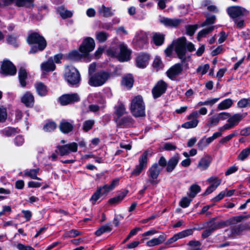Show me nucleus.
<instances>
[{
  "mask_svg": "<svg viewBox=\"0 0 250 250\" xmlns=\"http://www.w3.org/2000/svg\"><path fill=\"white\" fill-rule=\"evenodd\" d=\"M74 128L73 122H68L65 120L62 121L59 125L60 130L63 133H68Z\"/></svg>",
  "mask_w": 250,
  "mask_h": 250,
  "instance_id": "nucleus-28",
  "label": "nucleus"
},
{
  "mask_svg": "<svg viewBox=\"0 0 250 250\" xmlns=\"http://www.w3.org/2000/svg\"><path fill=\"white\" fill-rule=\"evenodd\" d=\"M197 25H189L186 26L187 34L190 36H192L197 29Z\"/></svg>",
  "mask_w": 250,
  "mask_h": 250,
  "instance_id": "nucleus-54",
  "label": "nucleus"
},
{
  "mask_svg": "<svg viewBox=\"0 0 250 250\" xmlns=\"http://www.w3.org/2000/svg\"><path fill=\"white\" fill-rule=\"evenodd\" d=\"M97 190H100V193L102 196L106 195L109 191H111L109 188L108 185H105L103 187H101Z\"/></svg>",
  "mask_w": 250,
  "mask_h": 250,
  "instance_id": "nucleus-58",
  "label": "nucleus"
},
{
  "mask_svg": "<svg viewBox=\"0 0 250 250\" xmlns=\"http://www.w3.org/2000/svg\"><path fill=\"white\" fill-rule=\"evenodd\" d=\"M17 248L19 250H35L31 246H26L21 243L18 244L17 245Z\"/></svg>",
  "mask_w": 250,
  "mask_h": 250,
  "instance_id": "nucleus-64",
  "label": "nucleus"
},
{
  "mask_svg": "<svg viewBox=\"0 0 250 250\" xmlns=\"http://www.w3.org/2000/svg\"><path fill=\"white\" fill-rule=\"evenodd\" d=\"M128 192V190L121 192L117 196L110 199L108 201L109 203L111 205H115L120 203L124 197L126 196Z\"/></svg>",
  "mask_w": 250,
  "mask_h": 250,
  "instance_id": "nucleus-32",
  "label": "nucleus"
},
{
  "mask_svg": "<svg viewBox=\"0 0 250 250\" xmlns=\"http://www.w3.org/2000/svg\"><path fill=\"white\" fill-rule=\"evenodd\" d=\"M64 77L71 84H76L80 81V74L77 69L72 66H67L65 69Z\"/></svg>",
  "mask_w": 250,
  "mask_h": 250,
  "instance_id": "nucleus-7",
  "label": "nucleus"
},
{
  "mask_svg": "<svg viewBox=\"0 0 250 250\" xmlns=\"http://www.w3.org/2000/svg\"><path fill=\"white\" fill-rule=\"evenodd\" d=\"M34 0H4V4L9 5L14 1L18 7H31L33 6Z\"/></svg>",
  "mask_w": 250,
  "mask_h": 250,
  "instance_id": "nucleus-18",
  "label": "nucleus"
},
{
  "mask_svg": "<svg viewBox=\"0 0 250 250\" xmlns=\"http://www.w3.org/2000/svg\"><path fill=\"white\" fill-rule=\"evenodd\" d=\"M193 230V229H188L175 234L172 237L168 240L169 243H171L174 242L179 239L183 238L192 235Z\"/></svg>",
  "mask_w": 250,
  "mask_h": 250,
  "instance_id": "nucleus-23",
  "label": "nucleus"
},
{
  "mask_svg": "<svg viewBox=\"0 0 250 250\" xmlns=\"http://www.w3.org/2000/svg\"><path fill=\"white\" fill-rule=\"evenodd\" d=\"M1 72L5 75L13 76L16 74L17 69L11 62L4 60L1 65Z\"/></svg>",
  "mask_w": 250,
  "mask_h": 250,
  "instance_id": "nucleus-13",
  "label": "nucleus"
},
{
  "mask_svg": "<svg viewBox=\"0 0 250 250\" xmlns=\"http://www.w3.org/2000/svg\"><path fill=\"white\" fill-rule=\"evenodd\" d=\"M110 77L109 73L100 71L88 78V83L91 86L99 87L104 85Z\"/></svg>",
  "mask_w": 250,
  "mask_h": 250,
  "instance_id": "nucleus-4",
  "label": "nucleus"
},
{
  "mask_svg": "<svg viewBox=\"0 0 250 250\" xmlns=\"http://www.w3.org/2000/svg\"><path fill=\"white\" fill-rule=\"evenodd\" d=\"M95 124L94 120H87L83 122L82 129L84 132H87L91 129Z\"/></svg>",
  "mask_w": 250,
  "mask_h": 250,
  "instance_id": "nucleus-44",
  "label": "nucleus"
},
{
  "mask_svg": "<svg viewBox=\"0 0 250 250\" xmlns=\"http://www.w3.org/2000/svg\"><path fill=\"white\" fill-rule=\"evenodd\" d=\"M207 181L211 184V185L206 189L205 193L206 195L209 194L214 191L220 185L222 180L217 176H212L209 178Z\"/></svg>",
  "mask_w": 250,
  "mask_h": 250,
  "instance_id": "nucleus-15",
  "label": "nucleus"
},
{
  "mask_svg": "<svg viewBox=\"0 0 250 250\" xmlns=\"http://www.w3.org/2000/svg\"><path fill=\"white\" fill-rule=\"evenodd\" d=\"M167 88V84L164 81H158L152 90L153 97L155 99L159 97L165 93Z\"/></svg>",
  "mask_w": 250,
  "mask_h": 250,
  "instance_id": "nucleus-14",
  "label": "nucleus"
},
{
  "mask_svg": "<svg viewBox=\"0 0 250 250\" xmlns=\"http://www.w3.org/2000/svg\"><path fill=\"white\" fill-rule=\"evenodd\" d=\"M134 80L131 74H128L123 78L122 83L127 88H130L132 87Z\"/></svg>",
  "mask_w": 250,
  "mask_h": 250,
  "instance_id": "nucleus-34",
  "label": "nucleus"
},
{
  "mask_svg": "<svg viewBox=\"0 0 250 250\" xmlns=\"http://www.w3.org/2000/svg\"><path fill=\"white\" fill-rule=\"evenodd\" d=\"M55 67L52 59H48L46 62L42 63L41 65L42 70L45 72L53 71L55 70Z\"/></svg>",
  "mask_w": 250,
  "mask_h": 250,
  "instance_id": "nucleus-29",
  "label": "nucleus"
},
{
  "mask_svg": "<svg viewBox=\"0 0 250 250\" xmlns=\"http://www.w3.org/2000/svg\"><path fill=\"white\" fill-rule=\"evenodd\" d=\"M108 37L109 34L104 31L98 32L95 36L96 40L100 42H106Z\"/></svg>",
  "mask_w": 250,
  "mask_h": 250,
  "instance_id": "nucleus-40",
  "label": "nucleus"
},
{
  "mask_svg": "<svg viewBox=\"0 0 250 250\" xmlns=\"http://www.w3.org/2000/svg\"><path fill=\"white\" fill-rule=\"evenodd\" d=\"M56 127L57 125L54 122H49L44 125L43 130L46 132H51L54 130Z\"/></svg>",
  "mask_w": 250,
  "mask_h": 250,
  "instance_id": "nucleus-53",
  "label": "nucleus"
},
{
  "mask_svg": "<svg viewBox=\"0 0 250 250\" xmlns=\"http://www.w3.org/2000/svg\"><path fill=\"white\" fill-rule=\"evenodd\" d=\"M222 133L220 132H216L213 134L212 136L205 139L208 145L212 143L215 139L221 136Z\"/></svg>",
  "mask_w": 250,
  "mask_h": 250,
  "instance_id": "nucleus-56",
  "label": "nucleus"
},
{
  "mask_svg": "<svg viewBox=\"0 0 250 250\" xmlns=\"http://www.w3.org/2000/svg\"><path fill=\"white\" fill-rule=\"evenodd\" d=\"M237 105L239 107L246 108L250 106V99H243L240 100Z\"/></svg>",
  "mask_w": 250,
  "mask_h": 250,
  "instance_id": "nucleus-52",
  "label": "nucleus"
},
{
  "mask_svg": "<svg viewBox=\"0 0 250 250\" xmlns=\"http://www.w3.org/2000/svg\"><path fill=\"white\" fill-rule=\"evenodd\" d=\"M57 11L63 19L70 18L72 16V13L71 11L64 9L62 6L58 7Z\"/></svg>",
  "mask_w": 250,
  "mask_h": 250,
  "instance_id": "nucleus-39",
  "label": "nucleus"
},
{
  "mask_svg": "<svg viewBox=\"0 0 250 250\" xmlns=\"http://www.w3.org/2000/svg\"><path fill=\"white\" fill-rule=\"evenodd\" d=\"M111 230L112 229L110 225L109 224H105L102 226L98 230H97L95 233L97 236H99L105 232H110Z\"/></svg>",
  "mask_w": 250,
  "mask_h": 250,
  "instance_id": "nucleus-45",
  "label": "nucleus"
},
{
  "mask_svg": "<svg viewBox=\"0 0 250 250\" xmlns=\"http://www.w3.org/2000/svg\"><path fill=\"white\" fill-rule=\"evenodd\" d=\"M208 112L207 109L206 107L201 108L199 112L195 111L192 112L188 116V120H191V121L187 122L182 125V127L185 128H191L196 127L198 124L199 121L197 118L199 116V114L205 115L207 114Z\"/></svg>",
  "mask_w": 250,
  "mask_h": 250,
  "instance_id": "nucleus-5",
  "label": "nucleus"
},
{
  "mask_svg": "<svg viewBox=\"0 0 250 250\" xmlns=\"http://www.w3.org/2000/svg\"><path fill=\"white\" fill-rule=\"evenodd\" d=\"M250 154V150L247 148L243 150L238 156V159L241 161L244 160Z\"/></svg>",
  "mask_w": 250,
  "mask_h": 250,
  "instance_id": "nucleus-55",
  "label": "nucleus"
},
{
  "mask_svg": "<svg viewBox=\"0 0 250 250\" xmlns=\"http://www.w3.org/2000/svg\"><path fill=\"white\" fill-rule=\"evenodd\" d=\"M130 51L123 44L118 46L111 47L107 50L108 55L118 58L121 62L128 61L130 59Z\"/></svg>",
  "mask_w": 250,
  "mask_h": 250,
  "instance_id": "nucleus-1",
  "label": "nucleus"
},
{
  "mask_svg": "<svg viewBox=\"0 0 250 250\" xmlns=\"http://www.w3.org/2000/svg\"><path fill=\"white\" fill-rule=\"evenodd\" d=\"M182 71V65L180 63H176L167 70V76L171 80H174L177 76L181 74Z\"/></svg>",
  "mask_w": 250,
  "mask_h": 250,
  "instance_id": "nucleus-16",
  "label": "nucleus"
},
{
  "mask_svg": "<svg viewBox=\"0 0 250 250\" xmlns=\"http://www.w3.org/2000/svg\"><path fill=\"white\" fill-rule=\"evenodd\" d=\"M98 12L104 17H110L114 15V12L110 7H105L104 5H102L99 7Z\"/></svg>",
  "mask_w": 250,
  "mask_h": 250,
  "instance_id": "nucleus-31",
  "label": "nucleus"
},
{
  "mask_svg": "<svg viewBox=\"0 0 250 250\" xmlns=\"http://www.w3.org/2000/svg\"><path fill=\"white\" fill-rule=\"evenodd\" d=\"M153 152L149 150H146L143 152L139 158V164L136 165L135 168L132 171L131 174L138 176L145 169L147 164V158L152 156Z\"/></svg>",
  "mask_w": 250,
  "mask_h": 250,
  "instance_id": "nucleus-6",
  "label": "nucleus"
},
{
  "mask_svg": "<svg viewBox=\"0 0 250 250\" xmlns=\"http://www.w3.org/2000/svg\"><path fill=\"white\" fill-rule=\"evenodd\" d=\"M233 104V101L231 99H227L221 102L217 106L219 110H225L229 108Z\"/></svg>",
  "mask_w": 250,
  "mask_h": 250,
  "instance_id": "nucleus-35",
  "label": "nucleus"
},
{
  "mask_svg": "<svg viewBox=\"0 0 250 250\" xmlns=\"http://www.w3.org/2000/svg\"><path fill=\"white\" fill-rule=\"evenodd\" d=\"M39 172V168L31 169L29 170L27 169L24 171V174L25 175L28 176L32 179L41 180V179L37 176Z\"/></svg>",
  "mask_w": 250,
  "mask_h": 250,
  "instance_id": "nucleus-37",
  "label": "nucleus"
},
{
  "mask_svg": "<svg viewBox=\"0 0 250 250\" xmlns=\"http://www.w3.org/2000/svg\"><path fill=\"white\" fill-rule=\"evenodd\" d=\"M216 17L215 16H212L207 18L206 21L201 24L202 27L208 25L212 24L214 23Z\"/></svg>",
  "mask_w": 250,
  "mask_h": 250,
  "instance_id": "nucleus-57",
  "label": "nucleus"
},
{
  "mask_svg": "<svg viewBox=\"0 0 250 250\" xmlns=\"http://www.w3.org/2000/svg\"><path fill=\"white\" fill-rule=\"evenodd\" d=\"M245 115L240 113L234 114L232 116L229 117L228 122L230 123L233 127L238 125L239 122L245 117Z\"/></svg>",
  "mask_w": 250,
  "mask_h": 250,
  "instance_id": "nucleus-30",
  "label": "nucleus"
},
{
  "mask_svg": "<svg viewBox=\"0 0 250 250\" xmlns=\"http://www.w3.org/2000/svg\"><path fill=\"white\" fill-rule=\"evenodd\" d=\"M214 29V26H211L208 28L203 29L200 31L197 35V39L200 41V39L205 37L207 35L211 33Z\"/></svg>",
  "mask_w": 250,
  "mask_h": 250,
  "instance_id": "nucleus-43",
  "label": "nucleus"
},
{
  "mask_svg": "<svg viewBox=\"0 0 250 250\" xmlns=\"http://www.w3.org/2000/svg\"><path fill=\"white\" fill-rule=\"evenodd\" d=\"M162 168L160 167L157 163L152 165L147 170L148 175L147 181L151 185H157L159 181L157 180L160 175Z\"/></svg>",
  "mask_w": 250,
  "mask_h": 250,
  "instance_id": "nucleus-8",
  "label": "nucleus"
},
{
  "mask_svg": "<svg viewBox=\"0 0 250 250\" xmlns=\"http://www.w3.org/2000/svg\"><path fill=\"white\" fill-rule=\"evenodd\" d=\"M160 22L166 26L169 27H176L181 22V20L178 19H170L163 17L160 20Z\"/></svg>",
  "mask_w": 250,
  "mask_h": 250,
  "instance_id": "nucleus-19",
  "label": "nucleus"
},
{
  "mask_svg": "<svg viewBox=\"0 0 250 250\" xmlns=\"http://www.w3.org/2000/svg\"><path fill=\"white\" fill-rule=\"evenodd\" d=\"M134 42L136 45L140 48L144 47L148 42L147 37L146 35L143 32H140L137 34L134 39Z\"/></svg>",
  "mask_w": 250,
  "mask_h": 250,
  "instance_id": "nucleus-22",
  "label": "nucleus"
},
{
  "mask_svg": "<svg viewBox=\"0 0 250 250\" xmlns=\"http://www.w3.org/2000/svg\"><path fill=\"white\" fill-rule=\"evenodd\" d=\"M57 148L61 156L67 155L71 152L77 151L78 145L76 143L72 142L62 146H58Z\"/></svg>",
  "mask_w": 250,
  "mask_h": 250,
  "instance_id": "nucleus-12",
  "label": "nucleus"
},
{
  "mask_svg": "<svg viewBox=\"0 0 250 250\" xmlns=\"http://www.w3.org/2000/svg\"><path fill=\"white\" fill-rule=\"evenodd\" d=\"M164 39L165 36L163 34L158 33H155L153 34V40L156 45H161L164 42Z\"/></svg>",
  "mask_w": 250,
  "mask_h": 250,
  "instance_id": "nucleus-38",
  "label": "nucleus"
},
{
  "mask_svg": "<svg viewBox=\"0 0 250 250\" xmlns=\"http://www.w3.org/2000/svg\"><path fill=\"white\" fill-rule=\"evenodd\" d=\"M188 195L190 197L194 198L201 191L200 187L197 184H193L189 188Z\"/></svg>",
  "mask_w": 250,
  "mask_h": 250,
  "instance_id": "nucleus-41",
  "label": "nucleus"
},
{
  "mask_svg": "<svg viewBox=\"0 0 250 250\" xmlns=\"http://www.w3.org/2000/svg\"><path fill=\"white\" fill-rule=\"evenodd\" d=\"M227 12L229 16L235 20L238 18H243L248 14V11L240 6H233L228 8Z\"/></svg>",
  "mask_w": 250,
  "mask_h": 250,
  "instance_id": "nucleus-10",
  "label": "nucleus"
},
{
  "mask_svg": "<svg viewBox=\"0 0 250 250\" xmlns=\"http://www.w3.org/2000/svg\"><path fill=\"white\" fill-rule=\"evenodd\" d=\"M153 67L157 69H159L163 67V64L159 58L156 57L153 62Z\"/></svg>",
  "mask_w": 250,
  "mask_h": 250,
  "instance_id": "nucleus-60",
  "label": "nucleus"
},
{
  "mask_svg": "<svg viewBox=\"0 0 250 250\" xmlns=\"http://www.w3.org/2000/svg\"><path fill=\"white\" fill-rule=\"evenodd\" d=\"M126 113V109L125 106L120 104L115 107V113L118 118L122 116Z\"/></svg>",
  "mask_w": 250,
  "mask_h": 250,
  "instance_id": "nucleus-47",
  "label": "nucleus"
},
{
  "mask_svg": "<svg viewBox=\"0 0 250 250\" xmlns=\"http://www.w3.org/2000/svg\"><path fill=\"white\" fill-rule=\"evenodd\" d=\"M18 77L19 82L21 86H25L26 85V79H27V74L26 70L24 68L21 67L19 69Z\"/></svg>",
  "mask_w": 250,
  "mask_h": 250,
  "instance_id": "nucleus-33",
  "label": "nucleus"
},
{
  "mask_svg": "<svg viewBox=\"0 0 250 250\" xmlns=\"http://www.w3.org/2000/svg\"><path fill=\"white\" fill-rule=\"evenodd\" d=\"M247 229V225H240L234 227L232 229V233L234 235H239L244 230Z\"/></svg>",
  "mask_w": 250,
  "mask_h": 250,
  "instance_id": "nucleus-48",
  "label": "nucleus"
},
{
  "mask_svg": "<svg viewBox=\"0 0 250 250\" xmlns=\"http://www.w3.org/2000/svg\"><path fill=\"white\" fill-rule=\"evenodd\" d=\"M164 241L163 236L160 235L158 238L152 239L147 242L149 247H153L162 243Z\"/></svg>",
  "mask_w": 250,
  "mask_h": 250,
  "instance_id": "nucleus-42",
  "label": "nucleus"
},
{
  "mask_svg": "<svg viewBox=\"0 0 250 250\" xmlns=\"http://www.w3.org/2000/svg\"><path fill=\"white\" fill-rule=\"evenodd\" d=\"M180 158L179 154H175L167 162L166 171L167 172H172L177 166Z\"/></svg>",
  "mask_w": 250,
  "mask_h": 250,
  "instance_id": "nucleus-21",
  "label": "nucleus"
},
{
  "mask_svg": "<svg viewBox=\"0 0 250 250\" xmlns=\"http://www.w3.org/2000/svg\"><path fill=\"white\" fill-rule=\"evenodd\" d=\"M81 234V232L75 229H72L65 233V236L69 237H75Z\"/></svg>",
  "mask_w": 250,
  "mask_h": 250,
  "instance_id": "nucleus-63",
  "label": "nucleus"
},
{
  "mask_svg": "<svg viewBox=\"0 0 250 250\" xmlns=\"http://www.w3.org/2000/svg\"><path fill=\"white\" fill-rule=\"evenodd\" d=\"M95 47V43L94 39L91 37H87L84 39L80 46L79 51L82 53L83 56L87 57L89 53L93 51Z\"/></svg>",
  "mask_w": 250,
  "mask_h": 250,
  "instance_id": "nucleus-9",
  "label": "nucleus"
},
{
  "mask_svg": "<svg viewBox=\"0 0 250 250\" xmlns=\"http://www.w3.org/2000/svg\"><path fill=\"white\" fill-rule=\"evenodd\" d=\"M21 102L27 107H32L34 103V97L30 92H26L21 98Z\"/></svg>",
  "mask_w": 250,
  "mask_h": 250,
  "instance_id": "nucleus-24",
  "label": "nucleus"
},
{
  "mask_svg": "<svg viewBox=\"0 0 250 250\" xmlns=\"http://www.w3.org/2000/svg\"><path fill=\"white\" fill-rule=\"evenodd\" d=\"M211 158L209 155H206L202 158L199 161L197 167L201 170L207 169L211 162Z\"/></svg>",
  "mask_w": 250,
  "mask_h": 250,
  "instance_id": "nucleus-25",
  "label": "nucleus"
},
{
  "mask_svg": "<svg viewBox=\"0 0 250 250\" xmlns=\"http://www.w3.org/2000/svg\"><path fill=\"white\" fill-rule=\"evenodd\" d=\"M130 110L132 114L136 117H144L146 115L145 105L141 96L138 95L132 99Z\"/></svg>",
  "mask_w": 250,
  "mask_h": 250,
  "instance_id": "nucleus-2",
  "label": "nucleus"
},
{
  "mask_svg": "<svg viewBox=\"0 0 250 250\" xmlns=\"http://www.w3.org/2000/svg\"><path fill=\"white\" fill-rule=\"evenodd\" d=\"M186 42L185 37H182L173 42L175 51L180 59H184L186 54Z\"/></svg>",
  "mask_w": 250,
  "mask_h": 250,
  "instance_id": "nucleus-11",
  "label": "nucleus"
},
{
  "mask_svg": "<svg viewBox=\"0 0 250 250\" xmlns=\"http://www.w3.org/2000/svg\"><path fill=\"white\" fill-rule=\"evenodd\" d=\"M209 68V64H206L204 65L199 66L197 69V72L201 73L202 75H204L208 72Z\"/></svg>",
  "mask_w": 250,
  "mask_h": 250,
  "instance_id": "nucleus-59",
  "label": "nucleus"
},
{
  "mask_svg": "<svg viewBox=\"0 0 250 250\" xmlns=\"http://www.w3.org/2000/svg\"><path fill=\"white\" fill-rule=\"evenodd\" d=\"M27 42L29 44H35L31 47L29 51L32 54L43 50L46 46V42L44 38L38 33H33L29 36Z\"/></svg>",
  "mask_w": 250,
  "mask_h": 250,
  "instance_id": "nucleus-3",
  "label": "nucleus"
},
{
  "mask_svg": "<svg viewBox=\"0 0 250 250\" xmlns=\"http://www.w3.org/2000/svg\"><path fill=\"white\" fill-rule=\"evenodd\" d=\"M36 91L41 96H45L47 92L46 86L42 83H37L35 85Z\"/></svg>",
  "mask_w": 250,
  "mask_h": 250,
  "instance_id": "nucleus-36",
  "label": "nucleus"
},
{
  "mask_svg": "<svg viewBox=\"0 0 250 250\" xmlns=\"http://www.w3.org/2000/svg\"><path fill=\"white\" fill-rule=\"evenodd\" d=\"M78 101H79V97L76 93L64 95L59 98V101L62 105H66Z\"/></svg>",
  "mask_w": 250,
  "mask_h": 250,
  "instance_id": "nucleus-17",
  "label": "nucleus"
},
{
  "mask_svg": "<svg viewBox=\"0 0 250 250\" xmlns=\"http://www.w3.org/2000/svg\"><path fill=\"white\" fill-rule=\"evenodd\" d=\"M118 125L120 127H128L132 126L134 124V121L130 116L125 117L117 121Z\"/></svg>",
  "mask_w": 250,
  "mask_h": 250,
  "instance_id": "nucleus-27",
  "label": "nucleus"
},
{
  "mask_svg": "<svg viewBox=\"0 0 250 250\" xmlns=\"http://www.w3.org/2000/svg\"><path fill=\"white\" fill-rule=\"evenodd\" d=\"M218 100H219L218 98H213V99H208L204 102H199L198 103L197 105L200 106H202V105H208V106H209L211 107L213 104H214L216 103H217L218 102Z\"/></svg>",
  "mask_w": 250,
  "mask_h": 250,
  "instance_id": "nucleus-49",
  "label": "nucleus"
},
{
  "mask_svg": "<svg viewBox=\"0 0 250 250\" xmlns=\"http://www.w3.org/2000/svg\"><path fill=\"white\" fill-rule=\"evenodd\" d=\"M208 228L205 230L202 234L203 238H205L209 236L213 231L220 227V224L214 222L213 220L207 223Z\"/></svg>",
  "mask_w": 250,
  "mask_h": 250,
  "instance_id": "nucleus-20",
  "label": "nucleus"
},
{
  "mask_svg": "<svg viewBox=\"0 0 250 250\" xmlns=\"http://www.w3.org/2000/svg\"><path fill=\"white\" fill-rule=\"evenodd\" d=\"M191 200L188 199L187 197H184L182 199L181 201L180 202V205L184 208H187L189 206Z\"/></svg>",
  "mask_w": 250,
  "mask_h": 250,
  "instance_id": "nucleus-61",
  "label": "nucleus"
},
{
  "mask_svg": "<svg viewBox=\"0 0 250 250\" xmlns=\"http://www.w3.org/2000/svg\"><path fill=\"white\" fill-rule=\"evenodd\" d=\"M100 190H97L92 195L90 198V201L92 202V204L94 205L96 202L102 196L100 193Z\"/></svg>",
  "mask_w": 250,
  "mask_h": 250,
  "instance_id": "nucleus-62",
  "label": "nucleus"
},
{
  "mask_svg": "<svg viewBox=\"0 0 250 250\" xmlns=\"http://www.w3.org/2000/svg\"><path fill=\"white\" fill-rule=\"evenodd\" d=\"M7 42L8 43L14 46H17L19 45L17 41V37L14 35H10L8 36L7 38Z\"/></svg>",
  "mask_w": 250,
  "mask_h": 250,
  "instance_id": "nucleus-51",
  "label": "nucleus"
},
{
  "mask_svg": "<svg viewBox=\"0 0 250 250\" xmlns=\"http://www.w3.org/2000/svg\"><path fill=\"white\" fill-rule=\"evenodd\" d=\"M149 56L147 54H142L138 56L136 59L137 66L140 68H145L148 63Z\"/></svg>",
  "mask_w": 250,
  "mask_h": 250,
  "instance_id": "nucleus-26",
  "label": "nucleus"
},
{
  "mask_svg": "<svg viewBox=\"0 0 250 250\" xmlns=\"http://www.w3.org/2000/svg\"><path fill=\"white\" fill-rule=\"evenodd\" d=\"M85 57L86 56H83V55H82V53H79L77 50L72 51L68 54V58L71 60H79L83 57Z\"/></svg>",
  "mask_w": 250,
  "mask_h": 250,
  "instance_id": "nucleus-50",
  "label": "nucleus"
},
{
  "mask_svg": "<svg viewBox=\"0 0 250 250\" xmlns=\"http://www.w3.org/2000/svg\"><path fill=\"white\" fill-rule=\"evenodd\" d=\"M219 122V120L217 114L213 115L209 118L207 122L206 125L208 127L216 126Z\"/></svg>",
  "mask_w": 250,
  "mask_h": 250,
  "instance_id": "nucleus-46",
  "label": "nucleus"
}]
</instances>
